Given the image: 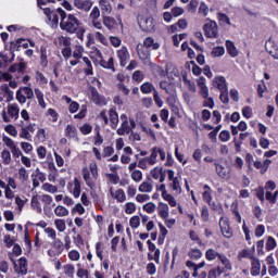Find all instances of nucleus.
<instances>
[{"instance_id": "64", "label": "nucleus", "mask_w": 278, "mask_h": 278, "mask_svg": "<svg viewBox=\"0 0 278 278\" xmlns=\"http://www.w3.org/2000/svg\"><path fill=\"white\" fill-rule=\"evenodd\" d=\"M164 172L162 169L159 168H154L151 172V176L153 177V179H160V176L163 174Z\"/></svg>"}, {"instance_id": "58", "label": "nucleus", "mask_w": 278, "mask_h": 278, "mask_svg": "<svg viewBox=\"0 0 278 278\" xmlns=\"http://www.w3.org/2000/svg\"><path fill=\"white\" fill-rule=\"evenodd\" d=\"M45 233H47V236L52 240H55L58 238V235L55 233V229L53 228H46Z\"/></svg>"}, {"instance_id": "57", "label": "nucleus", "mask_w": 278, "mask_h": 278, "mask_svg": "<svg viewBox=\"0 0 278 278\" xmlns=\"http://www.w3.org/2000/svg\"><path fill=\"white\" fill-rule=\"evenodd\" d=\"M91 97L92 101H94L96 103H101V97H99V91H97V89L91 88Z\"/></svg>"}, {"instance_id": "21", "label": "nucleus", "mask_w": 278, "mask_h": 278, "mask_svg": "<svg viewBox=\"0 0 278 278\" xmlns=\"http://www.w3.org/2000/svg\"><path fill=\"white\" fill-rule=\"evenodd\" d=\"M214 86L218 88V90L220 91L227 90V84L225 83V77L215 78Z\"/></svg>"}, {"instance_id": "39", "label": "nucleus", "mask_w": 278, "mask_h": 278, "mask_svg": "<svg viewBox=\"0 0 278 278\" xmlns=\"http://www.w3.org/2000/svg\"><path fill=\"white\" fill-rule=\"evenodd\" d=\"M201 255H203V254L201 253V250H199V249H194L189 252V257L191 260H201Z\"/></svg>"}, {"instance_id": "44", "label": "nucleus", "mask_w": 278, "mask_h": 278, "mask_svg": "<svg viewBox=\"0 0 278 278\" xmlns=\"http://www.w3.org/2000/svg\"><path fill=\"white\" fill-rule=\"evenodd\" d=\"M214 58H220V55H225V48L223 47H216L212 51Z\"/></svg>"}, {"instance_id": "45", "label": "nucleus", "mask_w": 278, "mask_h": 278, "mask_svg": "<svg viewBox=\"0 0 278 278\" xmlns=\"http://www.w3.org/2000/svg\"><path fill=\"white\" fill-rule=\"evenodd\" d=\"M129 224L132 229H137V227H140V217L139 216L131 217Z\"/></svg>"}, {"instance_id": "22", "label": "nucleus", "mask_w": 278, "mask_h": 278, "mask_svg": "<svg viewBox=\"0 0 278 278\" xmlns=\"http://www.w3.org/2000/svg\"><path fill=\"white\" fill-rule=\"evenodd\" d=\"M217 18L223 27H225V25H231V20H229V16L225 13H218Z\"/></svg>"}, {"instance_id": "16", "label": "nucleus", "mask_w": 278, "mask_h": 278, "mask_svg": "<svg viewBox=\"0 0 278 278\" xmlns=\"http://www.w3.org/2000/svg\"><path fill=\"white\" fill-rule=\"evenodd\" d=\"M121 118L123 121V124H122V128L117 130V134L119 136H125V134H129V122H127V116L125 115H122Z\"/></svg>"}, {"instance_id": "14", "label": "nucleus", "mask_w": 278, "mask_h": 278, "mask_svg": "<svg viewBox=\"0 0 278 278\" xmlns=\"http://www.w3.org/2000/svg\"><path fill=\"white\" fill-rule=\"evenodd\" d=\"M226 49L231 58H238L240 51H238V48H236L232 41H226Z\"/></svg>"}, {"instance_id": "30", "label": "nucleus", "mask_w": 278, "mask_h": 278, "mask_svg": "<svg viewBox=\"0 0 278 278\" xmlns=\"http://www.w3.org/2000/svg\"><path fill=\"white\" fill-rule=\"evenodd\" d=\"M100 64L103 68H112V71H114V58H110L108 61L102 59Z\"/></svg>"}, {"instance_id": "61", "label": "nucleus", "mask_w": 278, "mask_h": 278, "mask_svg": "<svg viewBox=\"0 0 278 278\" xmlns=\"http://www.w3.org/2000/svg\"><path fill=\"white\" fill-rule=\"evenodd\" d=\"M41 201L42 203H45V205H51V203H53V198L49 194H43L41 195Z\"/></svg>"}, {"instance_id": "59", "label": "nucleus", "mask_w": 278, "mask_h": 278, "mask_svg": "<svg viewBox=\"0 0 278 278\" xmlns=\"http://www.w3.org/2000/svg\"><path fill=\"white\" fill-rule=\"evenodd\" d=\"M90 173H91L93 179H97V177H99V172H98V168H97V163H91L90 164Z\"/></svg>"}, {"instance_id": "48", "label": "nucleus", "mask_w": 278, "mask_h": 278, "mask_svg": "<svg viewBox=\"0 0 278 278\" xmlns=\"http://www.w3.org/2000/svg\"><path fill=\"white\" fill-rule=\"evenodd\" d=\"M16 99L20 103H25L27 101V97H25V93L23 92V89H18L16 92Z\"/></svg>"}, {"instance_id": "36", "label": "nucleus", "mask_w": 278, "mask_h": 278, "mask_svg": "<svg viewBox=\"0 0 278 278\" xmlns=\"http://www.w3.org/2000/svg\"><path fill=\"white\" fill-rule=\"evenodd\" d=\"M153 190V185L149 182H142L139 186V192H151Z\"/></svg>"}, {"instance_id": "10", "label": "nucleus", "mask_w": 278, "mask_h": 278, "mask_svg": "<svg viewBox=\"0 0 278 278\" xmlns=\"http://www.w3.org/2000/svg\"><path fill=\"white\" fill-rule=\"evenodd\" d=\"M250 260H252L251 275H253V277H257L262 269V264H260V260L255 258V256H250Z\"/></svg>"}, {"instance_id": "43", "label": "nucleus", "mask_w": 278, "mask_h": 278, "mask_svg": "<svg viewBox=\"0 0 278 278\" xmlns=\"http://www.w3.org/2000/svg\"><path fill=\"white\" fill-rule=\"evenodd\" d=\"M54 225H55L58 231H64V229H66V223H64L63 219L54 220Z\"/></svg>"}, {"instance_id": "34", "label": "nucleus", "mask_w": 278, "mask_h": 278, "mask_svg": "<svg viewBox=\"0 0 278 278\" xmlns=\"http://www.w3.org/2000/svg\"><path fill=\"white\" fill-rule=\"evenodd\" d=\"M85 63V73L86 75H92V63H90V60L88 58L83 59Z\"/></svg>"}, {"instance_id": "62", "label": "nucleus", "mask_w": 278, "mask_h": 278, "mask_svg": "<svg viewBox=\"0 0 278 278\" xmlns=\"http://www.w3.org/2000/svg\"><path fill=\"white\" fill-rule=\"evenodd\" d=\"M112 153H114V148L106 147L103 150L102 157H110V155H112Z\"/></svg>"}, {"instance_id": "26", "label": "nucleus", "mask_w": 278, "mask_h": 278, "mask_svg": "<svg viewBox=\"0 0 278 278\" xmlns=\"http://www.w3.org/2000/svg\"><path fill=\"white\" fill-rule=\"evenodd\" d=\"M35 94L38 99V103L41 108H47V103L45 102V94L42 93V91H40V89H35Z\"/></svg>"}, {"instance_id": "7", "label": "nucleus", "mask_w": 278, "mask_h": 278, "mask_svg": "<svg viewBox=\"0 0 278 278\" xmlns=\"http://www.w3.org/2000/svg\"><path fill=\"white\" fill-rule=\"evenodd\" d=\"M215 168L218 177H220L222 179H228L231 173V167H229V165L216 164Z\"/></svg>"}, {"instance_id": "38", "label": "nucleus", "mask_w": 278, "mask_h": 278, "mask_svg": "<svg viewBox=\"0 0 278 278\" xmlns=\"http://www.w3.org/2000/svg\"><path fill=\"white\" fill-rule=\"evenodd\" d=\"M42 189L46 190V192H51L52 194H55V192H58V187L49 182L43 184Z\"/></svg>"}, {"instance_id": "18", "label": "nucleus", "mask_w": 278, "mask_h": 278, "mask_svg": "<svg viewBox=\"0 0 278 278\" xmlns=\"http://www.w3.org/2000/svg\"><path fill=\"white\" fill-rule=\"evenodd\" d=\"M83 179H85L88 188H94V182L92 181V178H90V172H88L87 167L83 168Z\"/></svg>"}, {"instance_id": "53", "label": "nucleus", "mask_w": 278, "mask_h": 278, "mask_svg": "<svg viewBox=\"0 0 278 278\" xmlns=\"http://www.w3.org/2000/svg\"><path fill=\"white\" fill-rule=\"evenodd\" d=\"M126 214H134L136 212V204L132 202L126 203V208H125Z\"/></svg>"}, {"instance_id": "20", "label": "nucleus", "mask_w": 278, "mask_h": 278, "mask_svg": "<svg viewBox=\"0 0 278 278\" xmlns=\"http://www.w3.org/2000/svg\"><path fill=\"white\" fill-rule=\"evenodd\" d=\"M73 195L75 197V199H79V197L81 195V182L77 178L74 179Z\"/></svg>"}, {"instance_id": "12", "label": "nucleus", "mask_w": 278, "mask_h": 278, "mask_svg": "<svg viewBox=\"0 0 278 278\" xmlns=\"http://www.w3.org/2000/svg\"><path fill=\"white\" fill-rule=\"evenodd\" d=\"M137 52L140 58V60H149V48L144 47L142 43H139L137 46Z\"/></svg>"}, {"instance_id": "28", "label": "nucleus", "mask_w": 278, "mask_h": 278, "mask_svg": "<svg viewBox=\"0 0 278 278\" xmlns=\"http://www.w3.org/2000/svg\"><path fill=\"white\" fill-rule=\"evenodd\" d=\"M205 255H206V260H208L210 262H212V261L216 260V257L219 258V255H223V254L216 252V251L213 250V249H208V250L206 251Z\"/></svg>"}, {"instance_id": "23", "label": "nucleus", "mask_w": 278, "mask_h": 278, "mask_svg": "<svg viewBox=\"0 0 278 278\" xmlns=\"http://www.w3.org/2000/svg\"><path fill=\"white\" fill-rule=\"evenodd\" d=\"M14 60V54H12V58H8V54H3L0 52V68H5L8 66V62H12Z\"/></svg>"}, {"instance_id": "1", "label": "nucleus", "mask_w": 278, "mask_h": 278, "mask_svg": "<svg viewBox=\"0 0 278 278\" xmlns=\"http://www.w3.org/2000/svg\"><path fill=\"white\" fill-rule=\"evenodd\" d=\"M56 12L62 18V22H61L62 29H64L65 31H68L70 34H75V31L79 29V20H77L75 15L70 14L67 16V20L64 21V18H66V12H64V10L62 9H58Z\"/></svg>"}, {"instance_id": "19", "label": "nucleus", "mask_w": 278, "mask_h": 278, "mask_svg": "<svg viewBox=\"0 0 278 278\" xmlns=\"http://www.w3.org/2000/svg\"><path fill=\"white\" fill-rule=\"evenodd\" d=\"M143 47L148 49H160V43L155 42V40L151 37L146 38L143 41Z\"/></svg>"}, {"instance_id": "31", "label": "nucleus", "mask_w": 278, "mask_h": 278, "mask_svg": "<svg viewBox=\"0 0 278 278\" xmlns=\"http://www.w3.org/2000/svg\"><path fill=\"white\" fill-rule=\"evenodd\" d=\"M109 116L113 127H116V125H118V114L116 113V111L111 110L109 112Z\"/></svg>"}, {"instance_id": "17", "label": "nucleus", "mask_w": 278, "mask_h": 278, "mask_svg": "<svg viewBox=\"0 0 278 278\" xmlns=\"http://www.w3.org/2000/svg\"><path fill=\"white\" fill-rule=\"evenodd\" d=\"M153 74L159 75V77H170V74H168V68L164 70V67L160 65H154L153 66Z\"/></svg>"}, {"instance_id": "54", "label": "nucleus", "mask_w": 278, "mask_h": 278, "mask_svg": "<svg viewBox=\"0 0 278 278\" xmlns=\"http://www.w3.org/2000/svg\"><path fill=\"white\" fill-rule=\"evenodd\" d=\"M18 175L20 179H22L23 181H27V179H29V176L27 175V169H25V167L20 168Z\"/></svg>"}, {"instance_id": "29", "label": "nucleus", "mask_w": 278, "mask_h": 278, "mask_svg": "<svg viewBox=\"0 0 278 278\" xmlns=\"http://www.w3.org/2000/svg\"><path fill=\"white\" fill-rule=\"evenodd\" d=\"M103 23L105 27H108L109 29H112V27L116 25V20H114L111 16L103 15Z\"/></svg>"}, {"instance_id": "5", "label": "nucleus", "mask_w": 278, "mask_h": 278, "mask_svg": "<svg viewBox=\"0 0 278 278\" xmlns=\"http://www.w3.org/2000/svg\"><path fill=\"white\" fill-rule=\"evenodd\" d=\"M74 5L81 12H90L92 9V1L90 0H74Z\"/></svg>"}, {"instance_id": "47", "label": "nucleus", "mask_w": 278, "mask_h": 278, "mask_svg": "<svg viewBox=\"0 0 278 278\" xmlns=\"http://www.w3.org/2000/svg\"><path fill=\"white\" fill-rule=\"evenodd\" d=\"M131 179L134 181H142V172L136 169L131 173Z\"/></svg>"}, {"instance_id": "52", "label": "nucleus", "mask_w": 278, "mask_h": 278, "mask_svg": "<svg viewBox=\"0 0 278 278\" xmlns=\"http://www.w3.org/2000/svg\"><path fill=\"white\" fill-rule=\"evenodd\" d=\"M172 181L173 182L170 184V187L173 188V190H175L176 192H181V186L179 185V178L176 177Z\"/></svg>"}, {"instance_id": "40", "label": "nucleus", "mask_w": 278, "mask_h": 278, "mask_svg": "<svg viewBox=\"0 0 278 278\" xmlns=\"http://www.w3.org/2000/svg\"><path fill=\"white\" fill-rule=\"evenodd\" d=\"M132 79H134V81H137L138 84H140V81H142V79H144V73H142L140 71L134 72Z\"/></svg>"}, {"instance_id": "11", "label": "nucleus", "mask_w": 278, "mask_h": 278, "mask_svg": "<svg viewBox=\"0 0 278 278\" xmlns=\"http://www.w3.org/2000/svg\"><path fill=\"white\" fill-rule=\"evenodd\" d=\"M99 5L101 8L102 15L112 14V4L108 0H99Z\"/></svg>"}, {"instance_id": "27", "label": "nucleus", "mask_w": 278, "mask_h": 278, "mask_svg": "<svg viewBox=\"0 0 278 278\" xmlns=\"http://www.w3.org/2000/svg\"><path fill=\"white\" fill-rule=\"evenodd\" d=\"M163 199L168 202L170 207L177 206V200H175V197L170 195L168 192L163 193Z\"/></svg>"}, {"instance_id": "46", "label": "nucleus", "mask_w": 278, "mask_h": 278, "mask_svg": "<svg viewBox=\"0 0 278 278\" xmlns=\"http://www.w3.org/2000/svg\"><path fill=\"white\" fill-rule=\"evenodd\" d=\"M22 92H24V96L28 99H34V90L29 87L21 88Z\"/></svg>"}, {"instance_id": "2", "label": "nucleus", "mask_w": 278, "mask_h": 278, "mask_svg": "<svg viewBox=\"0 0 278 278\" xmlns=\"http://www.w3.org/2000/svg\"><path fill=\"white\" fill-rule=\"evenodd\" d=\"M137 21L142 31H153L155 29V20L151 16L139 15Z\"/></svg>"}, {"instance_id": "50", "label": "nucleus", "mask_w": 278, "mask_h": 278, "mask_svg": "<svg viewBox=\"0 0 278 278\" xmlns=\"http://www.w3.org/2000/svg\"><path fill=\"white\" fill-rule=\"evenodd\" d=\"M99 16H101V11L99 10V7H94L90 13V20H97Z\"/></svg>"}, {"instance_id": "6", "label": "nucleus", "mask_w": 278, "mask_h": 278, "mask_svg": "<svg viewBox=\"0 0 278 278\" xmlns=\"http://www.w3.org/2000/svg\"><path fill=\"white\" fill-rule=\"evenodd\" d=\"M219 227L224 238H231V236H233V232L231 231V228L229 227V223L227 222V219L222 217L219 219Z\"/></svg>"}, {"instance_id": "9", "label": "nucleus", "mask_w": 278, "mask_h": 278, "mask_svg": "<svg viewBox=\"0 0 278 278\" xmlns=\"http://www.w3.org/2000/svg\"><path fill=\"white\" fill-rule=\"evenodd\" d=\"M219 261L222 262L224 268L217 267V273L218 275H223V273H227V270H231V262L227 256L225 255H219Z\"/></svg>"}, {"instance_id": "32", "label": "nucleus", "mask_w": 278, "mask_h": 278, "mask_svg": "<svg viewBox=\"0 0 278 278\" xmlns=\"http://www.w3.org/2000/svg\"><path fill=\"white\" fill-rule=\"evenodd\" d=\"M54 214L56 216H68V210H66V207L59 205L56 206V208L54 210Z\"/></svg>"}, {"instance_id": "8", "label": "nucleus", "mask_w": 278, "mask_h": 278, "mask_svg": "<svg viewBox=\"0 0 278 278\" xmlns=\"http://www.w3.org/2000/svg\"><path fill=\"white\" fill-rule=\"evenodd\" d=\"M265 49L267 51V53H269V55H271V58H274L275 60H278V47L275 43V41L273 40H268L265 43Z\"/></svg>"}, {"instance_id": "37", "label": "nucleus", "mask_w": 278, "mask_h": 278, "mask_svg": "<svg viewBox=\"0 0 278 278\" xmlns=\"http://www.w3.org/2000/svg\"><path fill=\"white\" fill-rule=\"evenodd\" d=\"M63 268H64V274L67 277H73V275H75V266L67 264V265H64Z\"/></svg>"}, {"instance_id": "42", "label": "nucleus", "mask_w": 278, "mask_h": 278, "mask_svg": "<svg viewBox=\"0 0 278 278\" xmlns=\"http://www.w3.org/2000/svg\"><path fill=\"white\" fill-rule=\"evenodd\" d=\"M1 157L4 162V164H10V162H12V155L10 154V151H8V150H4L1 153Z\"/></svg>"}, {"instance_id": "60", "label": "nucleus", "mask_w": 278, "mask_h": 278, "mask_svg": "<svg viewBox=\"0 0 278 278\" xmlns=\"http://www.w3.org/2000/svg\"><path fill=\"white\" fill-rule=\"evenodd\" d=\"M40 53H41V64L43 66H47V48L46 47H41Z\"/></svg>"}, {"instance_id": "15", "label": "nucleus", "mask_w": 278, "mask_h": 278, "mask_svg": "<svg viewBox=\"0 0 278 278\" xmlns=\"http://www.w3.org/2000/svg\"><path fill=\"white\" fill-rule=\"evenodd\" d=\"M117 58L119 59L122 66H125V62L129 60V52L127 51V48H122L121 50H118Z\"/></svg>"}, {"instance_id": "4", "label": "nucleus", "mask_w": 278, "mask_h": 278, "mask_svg": "<svg viewBox=\"0 0 278 278\" xmlns=\"http://www.w3.org/2000/svg\"><path fill=\"white\" fill-rule=\"evenodd\" d=\"M204 34L207 38H218V24L215 21H211L204 25Z\"/></svg>"}, {"instance_id": "51", "label": "nucleus", "mask_w": 278, "mask_h": 278, "mask_svg": "<svg viewBox=\"0 0 278 278\" xmlns=\"http://www.w3.org/2000/svg\"><path fill=\"white\" fill-rule=\"evenodd\" d=\"M143 210L148 212V214H153V212H155V204L153 202H149L143 205Z\"/></svg>"}, {"instance_id": "55", "label": "nucleus", "mask_w": 278, "mask_h": 278, "mask_svg": "<svg viewBox=\"0 0 278 278\" xmlns=\"http://www.w3.org/2000/svg\"><path fill=\"white\" fill-rule=\"evenodd\" d=\"M80 131H81V134H84V136H88V134H90L92 131V126H90L89 124H84L80 127Z\"/></svg>"}, {"instance_id": "35", "label": "nucleus", "mask_w": 278, "mask_h": 278, "mask_svg": "<svg viewBox=\"0 0 278 278\" xmlns=\"http://www.w3.org/2000/svg\"><path fill=\"white\" fill-rule=\"evenodd\" d=\"M17 45H20V47H23V49H29V45L30 47H35L36 43H34V41L30 40L18 39Z\"/></svg>"}, {"instance_id": "33", "label": "nucleus", "mask_w": 278, "mask_h": 278, "mask_svg": "<svg viewBox=\"0 0 278 278\" xmlns=\"http://www.w3.org/2000/svg\"><path fill=\"white\" fill-rule=\"evenodd\" d=\"M198 86L201 90V94H202L203 99H207L208 91H207V88L205 86V83L203 80H199Z\"/></svg>"}, {"instance_id": "41", "label": "nucleus", "mask_w": 278, "mask_h": 278, "mask_svg": "<svg viewBox=\"0 0 278 278\" xmlns=\"http://www.w3.org/2000/svg\"><path fill=\"white\" fill-rule=\"evenodd\" d=\"M115 199L119 202L123 203V201H125L127 199V197L125 195V191H123V189H119L115 192Z\"/></svg>"}, {"instance_id": "24", "label": "nucleus", "mask_w": 278, "mask_h": 278, "mask_svg": "<svg viewBox=\"0 0 278 278\" xmlns=\"http://www.w3.org/2000/svg\"><path fill=\"white\" fill-rule=\"evenodd\" d=\"M18 264H20L18 273H21V275H27V258L21 257L18 260Z\"/></svg>"}, {"instance_id": "25", "label": "nucleus", "mask_w": 278, "mask_h": 278, "mask_svg": "<svg viewBox=\"0 0 278 278\" xmlns=\"http://www.w3.org/2000/svg\"><path fill=\"white\" fill-rule=\"evenodd\" d=\"M153 90H155V87L151 83H144L141 85V92H143V94H151Z\"/></svg>"}, {"instance_id": "3", "label": "nucleus", "mask_w": 278, "mask_h": 278, "mask_svg": "<svg viewBox=\"0 0 278 278\" xmlns=\"http://www.w3.org/2000/svg\"><path fill=\"white\" fill-rule=\"evenodd\" d=\"M18 112H20V109L16 104H9L8 113H5V111L2 112L3 122L11 123L12 121H16V118H18Z\"/></svg>"}, {"instance_id": "56", "label": "nucleus", "mask_w": 278, "mask_h": 278, "mask_svg": "<svg viewBox=\"0 0 278 278\" xmlns=\"http://www.w3.org/2000/svg\"><path fill=\"white\" fill-rule=\"evenodd\" d=\"M210 12V8L206 7L205 2H202L199 8V13L203 14V16H207V13Z\"/></svg>"}, {"instance_id": "63", "label": "nucleus", "mask_w": 278, "mask_h": 278, "mask_svg": "<svg viewBox=\"0 0 278 278\" xmlns=\"http://www.w3.org/2000/svg\"><path fill=\"white\" fill-rule=\"evenodd\" d=\"M68 257L70 260H72L73 262H77L79 260V252L73 250L68 253Z\"/></svg>"}, {"instance_id": "13", "label": "nucleus", "mask_w": 278, "mask_h": 278, "mask_svg": "<svg viewBox=\"0 0 278 278\" xmlns=\"http://www.w3.org/2000/svg\"><path fill=\"white\" fill-rule=\"evenodd\" d=\"M159 216H161V218H163V220H167L168 219V204L166 203H159Z\"/></svg>"}, {"instance_id": "49", "label": "nucleus", "mask_w": 278, "mask_h": 278, "mask_svg": "<svg viewBox=\"0 0 278 278\" xmlns=\"http://www.w3.org/2000/svg\"><path fill=\"white\" fill-rule=\"evenodd\" d=\"M275 247H277V242L275 241V239L273 237H269L266 243V249L267 251H273V249H275Z\"/></svg>"}]
</instances>
